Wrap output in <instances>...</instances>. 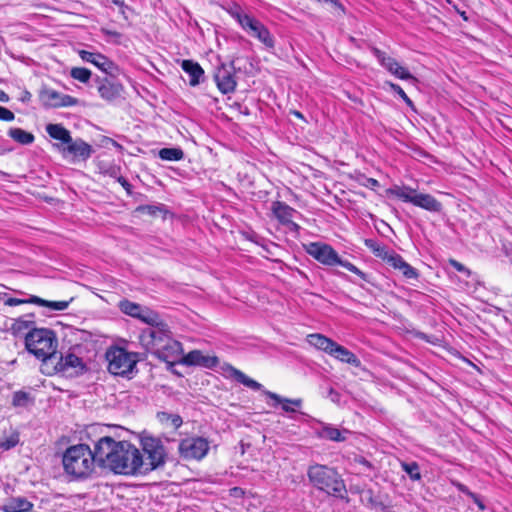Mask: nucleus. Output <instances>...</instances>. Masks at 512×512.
<instances>
[{
    "instance_id": "obj_1",
    "label": "nucleus",
    "mask_w": 512,
    "mask_h": 512,
    "mask_svg": "<svg viewBox=\"0 0 512 512\" xmlns=\"http://www.w3.org/2000/svg\"><path fill=\"white\" fill-rule=\"evenodd\" d=\"M98 465L117 474H141L143 456L127 441H115L109 436L97 441Z\"/></svg>"
},
{
    "instance_id": "obj_2",
    "label": "nucleus",
    "mask_w": 512,
    "mask_h": 512,
    "mask_svg": "<svg viewBox=\"0 0 512 512\" xmlns=\"http://www.w3.org/2000/svg\"><path fill=\"white\" fill-rule=\"evenodd\" d=\"M65 473L74 480H82L91 476L98 464L97 444L94 451L86 444L70 446L62 457Z\"/></svg>"
},
{
    "instance_id": "obj_3",
    "label": "nucleus",
    "mask_w": 512,
    "mask_h": 512,
    "mask_svg": "<svg viewBox=\"0 0 512 512\" xmlns=\"http://www.w3.org/2000/svg\"><path fill=\"white\" fill-rule=\"evenodd\" d=\"M58 339L55 333L47 328L32 329L26 334L25 347L36 358L42 360V371L54 364L57 358Z\"/></svg>"
},
{
    "instance_id": "obj_4",
    "label": "nucleus",
    "mask_w": 512,
    "mask_h": 512,
    "mask_svg": "<svg viewBox=\"0 0 512 512\" xmlns=\"http://www.w3.org/2000/svg\"><path fill=\"white\" fill-rule=\"evenodd\" d=\"M307 476L310 483L318 490L329 495L342 496L345 485L337 471L331 467L315 464L309 466Z\"/></svg>"
},
{
    "instance_id": "obj_5",
    "label": "nucleus",
    "mask_w": 512,
    "mask_h": 512,
    "mask_svg": "<svg viewBox=\"0 0 512 512\" xmlns=\"http://www.w3.org/2000/svg\"><path fill=\"white\" fill-rule=\"evenodd\" d=\"M305 251L318 262L327 266L340 265L348 271L358 275L366 280V274L357 268L353 263L342 260L338 253L330 245L321 242H311L306 244Z\"/></svg>"
},
{
    "instance_id": "obj_6",
    "label": "nucleus",
    "mask_w": 512,
    "mask_h": 512,
    "mask_svg": "<svg viewBox=\"0 0 512 512\" xmlns=\"http://www.w3.org/2000/svg\"><path fill=\"white\" fill-rule=\"evenodd\" d=\"M140 444L146 455V460L143 459L141 474H147L165 464L167 453L160 438L142 433Z\"/></svg>"
},
{
    "instance_id": "obj_7",
    "label": "nucleus",
    "mask_w": 512,
    "mask_h": 512,
    "mask_svg": "<svg viewBox=\"0 0 512 512\" xmlns=\"http://www.w3.org/2000/svg\"><path fill=\"white\" fill-rule=\"evenodd\" d=\"M108 370L116 376H131L136 371L138 362L137 354L126 351L124 348H111L106 353Z\"/></svg>"
},
{
    "instance_id": "obj_8",
    "label": "nucleus",
    "mask_w": 512,
    "mask_h": 512,
    "mask_svg": "<svg viewBox=\"0 0 512 512\" xmlns=\"http://www.w3.org/2000/svg\"><path fill=\"white\" fill-rule=\"evenodd\" d=\"M387 194L430 212H439L442 209L441 203L435 197L426 193H417L409 186L395 185L387 190Z\"/></svg>"
},
{
    "instance_id": "obj_9",
    "label": "nucleus",
    "mask_w": 512,
    "mask_h": 512,
    "mask_svg": "<svg viewBox=\"0 0 512 512\" xmlns=\"http://www.w3.org/2000/svg\"><path fill=\"white\" fill-rule=\"evenodd\" d=\"M148 325V328L140 332L138 340L145 351L154 354L172 333L167 324L162 321L159 314L158 323Z\"/></svg>"
},
{
    "instance_id": "obj_10",
    "label": "nucleus",
    "mask_w": 512,
    "mask_h": 512,
    "mask_svg": "<svg viewBox=\"0 0 512 512\" xmlns=\"http://www.w3.org/2000/svg\"><path fill=\"white\" fill-rule=\"evenodd\" d=\"M178 451L185 460H201L209 451V442L203 437H188L179 442Z\"/></svg>"
},
{
    "instance_id": "obj_11",
    "label": "nucleus",
    "mask_w": 512,
    "mask_h": 512,
    "mask_svg": "<svg viewBox=\"0 0 512 512\" xmlns=\"http://www.w3.org/2000/svg\"><path fill=\"white\" fill-rule=\"evenodd\" d=\"M118 307L122 313L136 318L145 324L158 323V313L149 307L142 306L127 299L121 300Z\"/></svg>"
},
{
    "instance_id": "obj_12",
    "label": "nucleus",
    "mask_w": 512,
    "mask_h": 512,
    "mask_svg": "<svg viewBox=\"0 0 512 512\" xmlns=\"http://www.w3.org/2000/svg\"><path fill=\"white\" fill-rule=\"evenodd\" d=\"M371 51L379 61L380 65L396 78L401 80H411L413 82L416 81V78L408 71V69L400 65L396 59L388 56L385 52L376 47H372Z\"/></svg>"
},
{
    "instance_id": "obj_13",
    "label": "nucleus",
    "mask_w": 512,
    "mask_h": 512,
    "mask_svg": "<svg viewBox=\"0 0 512 512\" xmlns=\"http://www.w3.org/2000/svg\"><path fill=\"white\" fill-rule=\"evenodd\" d=\"M83 369L82 360L73 353H67L66 355L58 354L54 360V364H50L49 368H46L44 373L52 375L54 373L71 374V369Z\"/></svg>"
},
{
    "instance_id": "obj_14",
    "label": "nucleus",
    "mask_w": 512,
    "mask_h": 512,
    "mask_svg": "<svg viewBox=\"0 0 512 512\" xmlns=\"http://www.w3.org/2000/svg\"><path fill=\"white\" fill-rule=\"evenodd\" d=\"M182 353V344L179 341L173 339L171 334L168 339L159 347V350H157L153 355H155L158 359L173 365L180 361Z\"/></svg>"
},
{
    "instance_id": "obj_15",
    "label": "nucleus",
    "mask_w": 512,
    "mask_h": 512,
    "mask_svg": "<svg viewBox=\"0 0 512 512\" xmlns=\"http://www.w3.org/2000/svg\"><path fill=\"white\" fill-rule=\"evenodd\" d=\"M95 83L100 97L107 102H112L121 97L124 90L121 83L107 77H96Z\"/></svg>"
},
{
    "instance_id": "obj_16",
    "label": "nucleus",
    "mask_w": 512,
    "mask_h": 512,
    "mask_svg": "<svg viewBox=\"0 0 512 512\" xmlns=\"http://www.w3.org/2000/svg\"><path fill=\"white\" fill-rule=\"evenodd\" d=\"M57 148L63 155L69 154L72 155L74 159L82 161H86L93 153L92 146L81 138L75 140L71 138V142H68L66 146L62 147L57 145Z\"/></svg>"
},
{
    "instance_id": "obj_17",
    "label": "nucleus",
    "mask_w": 512,
    "mask_h": 512,
    "mask_svg": "<svg viewBox=\"0 0 512 512\" xmlns=\"http://www.w3.org/2000/svg\"><path fill=\"white\" fill-rule=\"evenodd\" d=\"M233 66L221 65L217 68L214 79L218 89L223 94L231 93L236 88V80L233 74Z\"/></svg>"
},
{
    "instance_id": "obj_18",
    "label": "nucleus",
    "mask_w": 512,
    "mask_h": 512,
    "mask_svg": "<svg viewBox=\"0 0 512 512\" xmlns=\"http://www.w3.org/2000/svg\"><path fill=\"white\" fill-rule=\"evenodd\" d=\"M216 356H206L199 350L190 351L187 355L181 357L179 363L187 366H202L212 368L218 364Z\"/></svg>"
},
{
    "instance_id": "obj_19",
    "label": "nucleus",
    "mask_w": 512,
    "mask_h": 512,
    "mask_svg": "<svg viewBox=\"0 0 512 512\" xmlns=\"http://www.w3.org/2000/svg\"><path fill=\"white\" fill-rule=\"evenodd\" d=\"M245 31H247L253 37L257 38L266 47H274L273 36L271 35L267 27L264 26L259 20L254 18Z\"/></svg>"
},
{
    "instance_id": "obj_20",
    "label": "nucleus",
    "mask_w": 512,
    "mask_h": 512,
    "mask_svg": "<svg viewBox=\"0 0 512 512\" xmlns=\"http://www.w3.org/2000/svg\"><path fill=\"white\" fill-rule=\"evenodd\" d=\"M79 55L82 60L94 64L106 73H109L114 68L113 62L102 54L81 50Z\"/></svg>"
},
{
    "instance_id": "obj_21",
    "label": "nucleus",
    "mask_w": 512,
    "mask_h": 512,
    "mask_svg": "<svg viewBox=\"0 0 512 512\" xmlns=\"http://www.w3.org/2000/svg\"><path fill=\"white\" fill-rule=\"evenodd\" d=\"M329 355L343 363H347L355 367H359L361 364L360 360L353 352L336 342L333 344Z\"/></svg>"
},
{
    "instance_id": "obj_22",
    "label": "nucleus",
    "mask_w": 512,
    "mask_h": 512,
    "mask_svg": "<svg viewBox=\"0 0 512 512\" xmlns=\"http://www.w3.org/2000/svg\"><path fill=\"white\" fill-rule=\"evenodd\" d=\"M181 68L185 73L189 75V84L191 86H197L200 84L201 79L204 76V70L199 65V63L193 60H182Z\"/></svg>"
},
{
    "instance_id": "obj_23",
    "label": "nucleus",
    "mask_w": 512,
    "mask_h": 512,
    "mask_svg": "<svg viewBox=\"0 0 512 512\" xmlns=\"http://www.w3.org/2000/svg\"><path fill=\"white\" fill-rule=\"evenodd\" d=\"M271 210L277 220L283 225L290 223L294 214L297 213L295 209L281 201L273 202Z\"/></svg>"
},
{
    "instance_id": "obj_24",
    "label": "nucleus",
    "mask_w": 512,
    "mask_h": 512,
    "mask_svg": "<svg viewBox=\"0 0 512 512\" xmlns=\"http://www.w3.org/2000/svg\"><path fill=\"white\" fill-rule=\"evenodd\" d=\"M46 132L51 138L61 141L59 145L62 147L71 142V133L62 124H48L46 125Z\"/></svg>"
},
{
    "instance_id": "obj_25",
    "label": "nucleus",
    "mask_w": 512,
    "mask_h": 512,
    "mask_svg": "<svg viewBox=\"0 0 512 512\" xmlns=\"http://www.w3.org/2000/svg\"><path fill=\"white\" fill-rule=\"evenodd\" d=\"M264 394L267 397H269L270 399L274 400L275 405L281 404L282 409L288 413L295 412L294 407L299 408L302 406V399H299V398L298 399H289V398L282 397V396L278 395L277 393L267 391V390L264 391Z\"/></svg>"
},
{
    "instance_id": "obj_26",
    "label": "nucleus",
    "mask_w": 512,
    "mask_h": 512,
    "mask_svg": "<svg viewBox=\"0 0 512 512\" xmlns=\"http://www.w3.org/2000/svg\"><path fill=\"white\" fill-rule=\"evenodd\" d=\"M33 504L24 497H15L9 499L3 506L5 512H29Z\"/></svg>"
},
{
    "instance_id": "obj_27",
    "label": "nucleus",
    "mask_w": 512,
    "mask_h": 512,
    "mask_svg": "<svg viewBox=\"0 0 512 512\" xmlns=\"http://www.w3.org/2000/svg\"><path fill=\"white\" fill-rule=\"evenodd\" d=\"M32 329H36L35 322L33 320L26 319L25 317L13 319L10 326V331L14 336L26 337V334Z\"/></svg>"
},
{
    "instance_id": "obj_28",
    "label": "nucleus",
    "mask_w": 512,
    "mask_h": 512,
    "mask_svg": "<svg viewBox=\"0 0 512 512\" xmlns=\"http://www.w3.org/2000/svg\"><path fill=\"white\" fill-rule=\"evenodd\" d=\"M348 430H339L338 428L332 425H323L322 428L318 431L319 437L335 442H343L346 440L344 434H348Z\"/></svg>"
},
{
    "instance_id": "obj_29",
    "label": "nucleus",
    "mask_w": 512,
    "mask_h": 512,
    "mask_svg": "<svg viewBox=\"0 0 512 512\" xmlns=\"http://www.w3.org/2000/svg\"><path fill=\"white\" fill-rule=\"evenodd\" d=\"M307 342L311 346H313L319 350H322V351L326 352L327 354H329V352L332 349L333 344L335 343V341H333L332 339H330L322 334H318V333L309 334L307 336Z\"/></svg>"
},
{
    "instance_id": "obj_30",
    "label": "nucleus",
    "mask_w": 512,
    "mask_h": 512,
    "mask_svg": "<svg viewBox=\"0 0 512 512\" xmlns=\"http://www.w3.org/2000/svg\"><path fill=\"white\" fill-rule=\"evenodd\" d=\"M229 372H230V376L233 377L237 382L243 384L244 386H246L252 390L257 391L262 388V385L260 383L253 380L252 378L248 377L242 371H240L234 367H230Z\"/></svg>"
},
{
    "instance_id": "obj_31",
    "label": "nucleus",
    "mask_w": 512,
    "mask_h": 512,
    "mask_svg": "<svg viewBox=\"0 0 512 512\" xmlns=\"http://www.w3.org/2000/svg\"><path fill=\"white\" fill-rule=\"evenodd\" d=\"M29 301L32 304H37L39 306H45V307H48L51 310H55V311H63L65 309H67L69 306V301H47L38 296H31L29 298Z\"/></svg>"
},
{
    "instance_id": "obj_32",
    "label": "nucleus",
    "mask_w": 512,
    "mask_h": 512,
    "mask_svg": "<svg viewBox=\"0 0 512 512\" xmlns=\"http://www.w3.org/2000/svg\"><path fill=\"white\" fill-rule=\"evenodd\" d=\"M8 135L16 142L22 145H29L34 142L35 137L32 133L21 128H10Z\"/></svg>"
},
{
    "instance_id": "obj_33",
    "label": "nucleus",
    "mask_w": 512,
    "mask_h": 512,
    "mask_svg": "<svg viewBox=\"0 0 512 512\" xmlns=\"http://www.w3.org/2000/svg\"><path fill=\"white\" fill-rule=\"evenodd\" d=\"M158 156L164 161H180L184 158V152L181 148H162Z\"/></svg>"
},
{
    "instance_id": "obj_34",
    "label": "nucleus",
    "mask_w": 512,
    "mask_h": 512,
    "mask_svg": "<svg viewBox=\"0 0 512 512\" xmlns=\"http://www.w3.org/2000/svg\"><path fill=\"white\" fill-rule=\"evenodd\" d=\"M60 92L53 90V89H47L42 93V100L44 101V104L50 107L54 108H60V98H61Z\"/></svg>"
},
{
    "instance_id": "obj_35",
    "label": "nucleus",
    "mask_w": 512,
    "mask_h": 512,
    "mask_svg": "<svg viewBox=\"0 0 512 512\" xmlns=\"http://www.w3.org/2000/svg\"><path fill=\"white\" fill-rule=\"evenodd\" d=\"M157 417L161 423L170 425L175 429L179 428L183 423L182 418L178 414L160 412L157 414Z\"/></svg>"
},
{
    "instance_id": "obj_36",
    "label": "nucleus",
    "mask_w": 512,
    "mask_h": 512,
    "mask_svg": "<svg viewBox=\"0 0 512 512\" xmlns=\"http://www.w3.org/2000/svg\"><path fill=\"white\" fill-rule=\"evenodd\" d=\"M364 244L367 248H369L376 257L383 259L386 254L389 252L386 246L381 245L374 239H365Z\"/></svg>"
},
{
    "instance_id": "obj_37",
    "label": "nucleus",
    "mask_w": 512,
    "mask_h": 512,
    "mask_svg": "<svg viewBox=\"0 0 512 512\" xmlns=\"http://www.w3.org/2000/svg\"><path fill=\"white\" fill-rule=\"evenodd\" d=\"M401 467L412 481L421 479L420 467L417 462H401Z\"/></svg>"
},
{
    "instance_id": "obj_38",
    "label": "nucleus",
    "mask_w": 512,
    "mask_h": 512,
    "mask_svg": "<svg viewBox=\"0 0 512 512\" xmlns=\"http://www.w3.org/2000/svg\"><path fill=\"white\" fill-rule=\"evenodd\" d=\"M232 17L240 24V26L246 30L254 19L252 16L244 13L239 7L231 11Z\"/></svg>"
},
{
    "instance_id": "obj_39",
    "label": "nucleus",
    "mask_w": 512,
    "mask_h": 512,
    "mask_svg": "<svg viewBox=\"0 0 512 512\" xmlns=\"http://www.w3.org/2000/svg\"><path fill=\"white\" fill-rule=\"evenodd\" d=\"M70 75L73 79L82 83H87L91 78V71L83 67H74L71 69Z\"/></svg>"
},
{
    "instance_id": "obj_40",
    "label": "nucleus",
    "mask_w": 512,
    "mask_h": 512,
    "mask_svg": "<svg viewBox=\"0 0 512 512\" xmlns=\"http://www.w3.org/2000/svg\"><path fill=\"white\" fill-rule=\"evenodd\" d=\"M382 260L395 270H398L399 266H401L405 261L401 255L392 250H389Z\"/></svg>"
},
{
    "instance_id": "obj_41",
    "label": "nucleus",
    "mask_w": 512,
    "mask_h": 512,
    "mask_svg": "<svg viewBox=\"0 0 512 512\" xmlns=\"http://www.w3.org/2000/svg\"><path fill=\"white\" fill-rule=\"evenodd\" d=\"M19 442V435L17 433H11L8 436L0 438V448L9 450L15 447Z\"/></svg>"
},
{
    "instance_id": "obj_42",
    "label": "nucleus",
    "mask_w": 512,
    "mask_h": 512,
    "mask_svg": "<svg viewBox=\"0 0 512 512\" xmlns=\"http://www.w3.org/2000/svg\"><path fill=\"white\" fill-rule=\"evenodd\" d=\"M398 271L407 279H417L419 276L417 270L406 261L399 266Z\"/></svg>"
},
{
    "instance_id": "obj_43",
    "label": "nucleus",
    "mask_w": 512,
    "mask_h": 512,
    "mask_svg": "<svg viewBox=\"0 0 512 512\" xmlns=\"http://www.w3.org/2000/svg\"><path fill=\"white\" fill-rule=\"evenodd\" d=\"M138 211L150 216H157L162 211V207L158 205H143L138 208Z\"/></svg>"
},
{
    "instance_id": "obj_44",
    "label": "nucleus",
    "mask_w": 512,
    "mask_h": 512,
    "mask_svg": "<svg viewBox=\"0 0 512 512\" xmlns=\"http://www.w3.org/2000/svg\"><path fill=\"white\" fill-rule=\"evenodd\" d=\"M28 402V394L22 391L15 392L12 403L14 406H25Z\"/></svg>"
},
{
    "instance_id": "obj_45",
    "label": "nucleus",
    "mask_w": 512,
    "mask_h": 512,
    "mask_svg": "<svg viewBox=\"0 0 512 512\" xmlns=\"http://www.w3.org/2000/svg\"><path fill=\"white\" fill-rule=\"evenodd\" d=\"M78 100L70 95L61 94L60 107H71L77 105Z\"/></svg>"
},
{
    "instance_id": "obj_46",
    "label": "nucleus",
    "mask_w": 512,
    "mask_h": 512,
    "mask_svg": "<svg viewBox=\"0 0 512 512\" xmlns=\"http://www.w3.org/2000/svg\"><path fill=\"white\" fill-rule=\"evenodd\" d=\"M14 118H15V115L12 111H10L9 109H7L5 107L0 106V120L12 121V120H14Z\"/></svg>"
},
{
    "instance_id": "obj_47",
    "label": "nucleus",
    "mask_w": 512,
    "mask_h": 512,
    "mask_svg": "<svg viewBox=\"0 0 512 512\" xmlns=\"http://www.w3.org/2000/svg\"><path fill=\"white\" fill-rule=\"evenodd\" d=\"M5 305L7 306H17L24 303H31L29 299H18V298H8L4 301Z\"/></svg>"
},
{
    "instance_id": "obj_48",
    "label": "nucleus",
    "mask_w": 512,
    "mask_h": 512,
    "mask_svg": "<svg viewBox=\"0 0 512 512\" xmlns=\"http://www.w3.org/2000/svg\"><path fill=\"white\" fill-rule=\"evenodd\" d=\"M395 93H397L401 98H404L407 94L405 91L398 85L393 82L387 81L385 82Z\"/></svg>"
},
{
    "instance_id": "obj_49",
    "label": "nucleus",
    "mask_w": 512,
    "mask_h": 512,
    "mask_svg": "<svg viewBox=\"0 0 512 512\" xmlns=\"http://www.w3.org/2000/svg\"><path fill=\"white\" fill-rule=\"evenodd\" d=\"M328 397L330 398V400L334 403H338L340 401V394L339 392H337L336 390H334L333 388H330L329 391H328Z\"/></svg>"
},
{
    "instance_id": "obj_50",
    "label": "nucleus",
    "mask_w": 512,
    "mask_h": 512,
    "mask_svg": "<svg viewBox=\"0 0 512 512\" xmlns=\"http://www.w3.org/2000/svg\"><path fill=\"white\" fill-rule=\"evenodd\" d=\"M117 181L121 184V186L130 194L131 193V184L122 176L117 177Z\"/></svg>"
},
{
    "instance_id": "obj_51",
    "label": "nucleus",
    "mask_w": 512,
    "mask_h": 512,
    "mask_svg": "<svg viewBox=\"0 0 512 512\" xmlns=\"http://www.w3.org/2000/svg\"><path fill=\"white\" fill-rule=\"evenodd\" d=\"M363 185L365 187H368V188H371V189H374L376 187L379 186V182L378 180L374 179V178H366L365 179V182L363 183Z\"/></svg>"
},
{
    "instance_id": "obj_52",
    "label": "nucleus",
    "mask_w": 512,
    "mask_h": 512,
    "mask_svg": "<svg viewBox=\"0 0 512 512\" xmlns=\"http://www.w3.org/2000/svg\"><path fill=\"white\" fill-rule=\"evenodd\" d=\"M455 487L462 493H465L466 495H468L470 497V494H473V492H471L467 486H465L464 484L460 483V482H455L454 483Z\"/></svg>"
},
{
    "instance_id": "obj_53",
    "label": "nucleus",
    "mask_w": 512,
    "mask_h": 512,
    "mask_svg": "<svg viewBox=\"0 0 512 512\" xmlns=\"http://www.w3.org/2000/svg\"><path fill=\"white\" fill-rule=\"evenodd\" d=\"M470 498L474 501V503L479 507L480 510L485 509V505L478 495H476L475 493L470 494Z\"/></svg>"
},
{
    "instance_id": "obj_54",
    "label": "nucleus",
    "mask_w": 512,
    "mask_h": 512,
    "mask_svg": "<svg viewBox=\"0 0 512 512\" xmlns=\"http://www.w3.org/2000/svg\"><path fill=\"white\" fill-rule=\"evenodd\" d=\"M452 266L459 272H467L469 273V270L461 263H459L456 260H451Z\"/></svg>"
},
{
    "instance_id": "obj_55",
    "label": "nucleus",
    "mask_w": 512,
    "mask_h": 512,
    "mask_svg": "<svg viewBox=\"0 0 512 512\" xmlns=\"http://www.w3.org/2000/svg\"><path fill=\"white\" fill-rule=\"evenodd\" d=\"M8 101H9L8 95L3 90H0V102H8Z\"/></svg>"
},
{
    "instance_id": "obj_56",
    "label": "nucleus",
    "mask_w": 512,
    "mask_h": 512,
    "mask_svg": "<svg viewBox=\"0 0 512 512\" xmlns=\"http://www.w3.org/2000/svg\"><path fill=\"white\" fill-rule=\"evenodd\" d=\"M287 225H288V226L290 227V229H291V230H293V231H298V230L300 229V226H299L297 223L293 222L292 220H291V222H290V223H288Z\"/></svg>"
},
{
    "instance_id": "obj_57",
    "label": "nucleus",
    "mask_w": 512,
    "mask_h": 512,
    "mask_svg": "<svg viewBox=\"0 0 512 512\" xmlns=\"http://www.w3.org/2000/svg\"><path fill=\"white\" fill-rule=\"evenodd\" d=\"M103 32L106 34V35H109V36H113V37H119L120 34L116 31H111V30H103Z\"/></svg>"
},
{
    "instance_id": "obj_58",
    "label": "nucleus",
    "mask_w": 512,
    "mask_h": 512,
    "mask_svg": "<svg viewBox=\"0 0 512 512\" xmlns=\"http://www.w3.org/2000/svg\"><path fill=\"white\" fill-rule=\"evenodd\" d=\"M113 3L117 6H119L120 8H128L125 3H124V0H113Z\"/></svg>"
},
{
    "instance_id": "obj_59",
    "label": "nucleus",
    "mask_w": 512,
    "mask_h": 512,
    "mask_svg": "<svg viewBox=\"0 0 512 512\" xmlns=\"http://www.w3.org/2000/svg\"><path fill=\"white\" fill-rule=\"evenodd\" d=\"M402 99L405 101V103H406L408 106H410L411 108H414V105H413L412 100H411L407 95H406L404 98H402Z\"/></svg>"
},
{
    "instance_id": "obj_60",
    "label": "nucleus",
    "mask_w": 512,
    "mask_h": 512,
    "mask_svg": "<svg viewBox=\"0 0 512 512\" xmlns=\"http://www.w3.org/2000/svg\"><path fill=\"white\" fill-rule=\"evenodd\" d=\"M402 99L405 101V103H406L408 106H410L411 108H414V105H413L412 100H411L407 95H406L404 98H402Z\"/></svg>"
},
{
    "instance_id": "obj_61",
    "label": "nucleus",
    "mask_w": 512,
    "mask_h": 512,
    "mask_svg": "<svg viewBox=\"0 0 512 512\" xmlns=\"http://www.w3.org/2000/svg\"><path fill=\"white\" fill-rule=\"evenodd\" d=\"M402 99L405 101V103H406L408 106H410L411 108H414V105H413L412 100H411L407 95H406L404 98H402Z\"/></svg>"
},
{
    "instance_id": "obj_62",
    "label": "nucleus",
    "mask_w": 512,
    "mask_h": 512,
    "mask_svg": "<svg viewBox=\"0 0 512 512\" xmlns=\"http://www.w3.org/2000/svg\"><path fill=\"white\" fill-rule=\"evenodd\" d=\"M293 114L298 118H303L302 113H300L299 111H294Z\"/></svg>"
},
{
    "instance_id": "obj_63",
    "label": "nucleus",
    "mask_w": 512,
    "mask_h": 512,
    "mask_svg": "<svg viewBox=\"0 0 512 512\" xmlns=\"http://www.w3.org/2000/svg\"><path fill=\"white\" fill-rule=\"evenodd\" d=\"M126 8H120V12L124 15L125 18H127V16L125 15L126 13Z\"/></svg>"
},
{
    "instance_id": "obj_64",
    "label": "nucleus",
    "mask_w": 512,
    "mask_h": 512,
    "mask_svg": "<svg viewBox=\"0 0 512 512\" xmlns=\"http://www.w3.org/2000/svg\"><path fill=\"white\" fill-rule=\"evenodd\" d=\"M111 142H112V144H113L114 146H116V147H120V145H119L116 141L111 140Z\"/></svg>"
}]
</instances>
